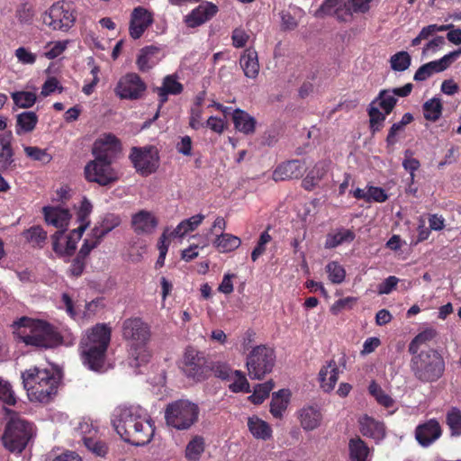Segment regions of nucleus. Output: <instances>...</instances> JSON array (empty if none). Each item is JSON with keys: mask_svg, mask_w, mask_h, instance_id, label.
I'll use <instances>...</instances> for the list:
<instances>
[{"mask_svg": "<svg viewBox=\"0 0 461 461\" xmlns=\"http://www.w3.org/2000/svg\"><path fill=\"white\" fill-rule=\"evenodd\" d=\"M111 421L121 438L133 446L148 444L154 434L153 424L139 407H117Z\"/></svg>", "mask_w": 461, "mask_h": 461, "instance_id": "nucleus-1", "label": "nucleus"}, {"mask_svg": "<svg viewBox=\"0 0 461 461\" xmlns=\"http://www.w3.org/2000/svg\"><path fill=\"white\" fill-rule=\"evenodd\" d=\"M110 340L111 329L105 324H96L87 330L80 341L83 364L90 370H102Z\"/></svg>", "mask_w": 461, "mask_h": 461, "instance_id": "nucleus-2", "label": "nucleus"}, {"mask_svg": "<svg viewBox=\"0 0 461 461\" xmlns=\"http://www.w3.org/2000/svg\"><path fill=\"white\" fill-rule=\"evenodd\" d=\"M122 332V338L131 343L129 352L135 366L147 364L152 356L149 348L150 326L140 317L129 318L123 321Z\"/></svg>", "mask_w": 461, "mask_h": 461, "instance_id": "nucleus-3", "label": "nucleus"}, {"mask_svg": "<svg viewBox=\"0 0 461 461\" xmlns=\"http://www.w3.org/2000/svg\"><path fill=\"white\" fill-rule=\"evenodd\" d=\"M411 355V371L420 383H435L444 375L446 363L438 350L428 348Z\"/></svg>", "mask_w": 461, "mask_h": 461, "instance_id": "nucleus-4", "label": "nucleus"}, {"mask_svg": "<svg viewBox=\"0 0 461 461\" xmlns=\"http://www.w3.org/2000/svg\"><path fill=\"white\" fill-rule=\"evenodd\" d=\"M92 210V203L87 198L84 197L77 211V221L79 223V226L68 233L66 247L59 245V239L62 237L64 230H57L52 235V249L58 256L70 257L75 253L77 242L90 224L89 216Z\"/></svg>", "mask_w": 461, "mask_h": 461, "instance_id": "nucleus-5", "label": "nucleus"}, {"mask_svg": "<svg viewBox=\"0 0 461 461\" xmlns=\"http://www.w3.org/2000/svg\"><path fill=\"white\" fill-rule=\"evenodd\" d=\"M76 19V7L71 1H58L41 14L42 23L53 31L68 32Z\"/></svg>", "mask_w": 461, "mask_h": 461, "instance_id": "nucleus-6", "label": "nucleus"}, {"mask_svg": "<svg viewBox=\"0 0 461 461\" xmlns=\"http://www.w3.org/2000/svg\"><path fill=\"white\" fill-rule=\"evenodd\" d=\"M199 407L188 400H177L167 404L165 419L168 426L177 430L188 429L198 420Z\"/></svg>", "mask_w": 461, "mask_h": 461, "instance_id": "nucleus-7", "label": "nucleus"}, {"mask_svg": "<svg viewBox=\"0 0 461 461\" xmlns=\"http://www.w3.org/2000/svg\"><path fill=\"white\" fill-rule=\"evenodd\" d=\"M64 344V338L52 323L31 318V347L40 349H54Z\"/></svg>", "mask_w": 461, "mask_h": 461, "instance_id": "nucleus-8", "label": "nucleus"}, {"mask_svg": "<svg viewBox=\"0 0 461 461\" xmlns=\"http://www.w3.org/2000/svg\"><path fill=\"white\" fill-rule=\"evenodd\" d=\"M59 379L50 369L31 370V402H48L57 393Z\"/></svg>", "mask_w": 461, "mask_h": 461, "instance_id": "nucleus-9", "label": "nucleus"}, {"mask_svg": "<svg viewBox=\"0 0 461 461\" xmlns=\"http://www.w3.org/2000/svg\"><path fill=\"white\" fill-rule=\"evenodd\" d=\"M276 363L274 348L259 345L252 348L247 357L246 366L251 379L262 380L272 372Z\"/></svg>", "mask_w": 461, "mask_h": 461, "instance_id": "nucleus-10", "label": "nucleus"}, {"mask_svg": "<svg viewBox=\"0 0 461 461\" xmlns=\"http://www.w3.org/2000/svg\"><path fill=\"white\" fill-rule=\"evenodd\" d=\"M129 158L136 171L143 176L155 173L159 167L158 151L154 146L133 147Z\"/></svg>", "mask_w": 461, "mask_h": 461, "instance_id": "nucleus-11", "label": "nucleus"}, {"mask_svg": "<svg viewBox=\"0 0 461 461\" xmlns=\"http://www.w3.org/2000/svg\"><path fill=\"white\" fill-rule=\"evenodd\" d=\"M183 371L187 377L201 382L209 376L211 368L204 354L189 347L185 352Z\"/></svg>", "mask_w": 461, "mask_h": 461, "instance_id": "nucleus-12", "label": "nucleus"}, {"mask_svg": "<svg viewBox=\"0 0 461 461\" xmlns=\"http://www.w3.org/2000/svg\"><path fill=\"white\" fill-rule=\"evenodd\" d=\"M4 446L13 453H21L29 441L26 422L12 420L8 422L2 438Z\"/></svg>", "mask_w": 461, "mask_h": 461, "instance_id": "nucleus-13", "label": "nucleus"}, {"mask_svg": "<svg viewBox=\"0 0 461 461\" xmlns=\"http://www.w3.org/2000/svg\"><path fill=\"white\" fill-rule=\"evenodd\" d=\"M146 89V84L138 74L128 73L120 78L114 92L121 99L138 100L143 96Z\"/></svg>", "mask_w": 461, "mask_h": 461, "instance_id": "nucleus-14", "label": "nucleus"}, {"mask_svg": "<svg viewBox=\"0 0 461 461\" xmlns=\"http://www.w3.org/2000/svg\"><path fill=\"white\" fill-rule=\"evenodd\" d=\"M461 55V48L446 54L438 60L420 66L414 74L415 81H424L435 73L446 70Z\"/></svg>", "mask_w": 461, "mask_h": 461, "instance_id": "nucleus-15", "label": "nucleus"}, {"mask_svg": "<svg viewBox=\"0 0 461 461\" xmlns=\"http://www.w3.org/2000/svg\"><path fill=\"white\" fill-rule=\"evenodd\" d=\"M84 173L88 182L97 183L102 186L108 185L118 179L112 167H104L96 162H88L85 167Z\"/></svg>", "mask_w": 461, "mask_h": 461, "instance_id": "nucleus-16", "label": "nucleus"}, {"mask_svg": "<svg viewBox=\"0 0 461 461\" xmlns=\"http://www.w3.org/2000/svg\"><path fill=\"white\" fill-rule=\"evenodd\" d=\"M153 14L142 6L135 7L131 14L129 32L132 39H140L153 23Z\"/></svg>", "mask_w": 461, "mask_h": 461, "instance_id": "nucleus-17", "label": "nucleus"}, {"mask_svg": "<svg viewBox=\"0 0 461 461\" xmlns=\"http://www.w3.org/2000/svg\"><path fill=\"white\" fill-rule=\"evenodd\" d=\"M306 171L305 162L300 159H292L278 165L273 172V179L285 181L301 178Z\"/></svg>", "mask_w": 461, "mask_h": 461, "instance_id": "nucleus-18", "label": "nucleus"}, {"mask_svg": "<svg viewBox=\"0 0 461 461\" xmlns=\"http://www.w3.org/2000/svg\"><path fill=\"white\" fill-rule=\"evenodd\" d=\"M218 11V6L215 4L203 2L185 16V23L190 28H196L211 20Z\"/></svg>", "mask_w": 461, "mask_h": 461, "instance_id": "nucleus-19", "label": "nucleus"}, {"mask_svg": "<svg viewBox=\"0 0 461 461\" xmlns=\"http://www.w3.org/2000/svg\"><path fill=\"white\" fill-rule=\"evenodd\" d=\"M441 434L440 424L436 419H430L423 424H420L415 429V438L422 447H429L439 438Z\"/></svg>", "mask_w": 461, "mask_h": 461, "instance_id": "nucleus-20", "label": "nucleus"}, {"mask_svg": "<svg viewBox=\"0 0 461 461\" xmlns=\"http://www.w3.org/2000/svg\"><path fill=\"white\" fill-rule=\"evenodd\" d=\"M360 433L366 438L374 439L376 443L385 438V426L384 422L365 414L358 419Z\"/></svg>", "mask_w": 461, "mask_h": 461, "instance_id": "nucleus-21", "label": "nucleus"}, {"mask_svg": "<svg viewBox=\"0 0 461 461\" xmlns=\"http://www.w3.org/2000/svg\"><path fill=\"white\" fill-rule=\"evenodd\" d=\"M297 418L303 430L312 431L321 425L323 415L317 405H306L297 411Z\"/></svg>", "mask_w": 461, "mask_h": 461, "instance_id": "nucleus-22", "label": "nucleus"}, {"mask_svg": "<svg viewBox=\"0 0 461 461\" xmlns=\"http://www.w3.org/2000/svg\"><path fill=\"white\" fill-rule=\"evenodd\" d=\"M43 214L49 225L59 229L58 230H64L66 232L71 219V213L68 209L59 206H45L43 207Z\"/></svg>", "mask_w": 461, "mask_h": 461, "instance_id": "nucleus-23", "label": "nucleus"}, {"mask_svg": "<svg viewBox=\"0 0 461 461\" xmlns=\"http://www.w3.org/2000/svg\"><path fill=\"white\" fill-rule=\"evenodd\" d=\"M131 225L137 234H149L157 227L158 220L151 212L141 210L132 215Z\"/></svg>", "mask_w": 461, "mask_h": 461, "instance_id": "nucleus-24", "label": "nucleus"}, {"mask_svg": "<svg viewBox=\"0 0 461 461\" xmlns=\"http://www.w3.org/2000/svg\"><path fill=\"white\" fill-rule=\"evenodd\" d=\"M339 370L335 360H330L319 372V381L324 392H330L334 389L339 379Z\"/></svg>", "mask_w": 461, "mask_h": 461, "instance_id": "nucleus-25", "label": "nucleus"}, {"mask_svg": "<svg viewBox=\"0 0 461 461\" xmlns=\"http://www.w3.org/2000/svg\"><path fill=\"white\" fill-rule=\"evenodd\" d=\"M240 65L247 77L255 79L259 73L258 52L251 48L246 49L240 56Z\"/></svg>", "mask_w": 461, "mask_h": 461, "instance_id": "nucleus-26", "label": "nucleus"}, {"mask_svg": "<svg viewBox=\"0 0 461 461\" xmlns=\"http://www.w3.org/2000/svg\"><path fill=\"white\" fill-rule=\"evenodd\" d=\"M160 49L153 45L142 48L140 50L136 60L139 70L141 72H148L158 62L157 55Z\"/></svg>", "mask_w": 461, "mask_h": 461, "instance_id": "nucleus-27", "label": "nucleus"}, {"mask_svg": "<svg viewBox=\"0 0 461 461\" xmlns=\"http://www.w3.org/2000/svg\"><path fill=\"white\" fill-rule=\"evenodd\" d=\"M232 121L237 131L246 135L254 133L257 122L247 112L241 109H235L232 113Z\"/></svg>", "mask_w": 461, "mask_h": 461, "instance_id": "nucleus-28", "label": "nucleus"}, {"mask_svg": "<svg viewBox=\"0 0 461 461\" xmlns=\"http://www.w3.org/2000/svg\"><path fill=\"white\" fill-rule=\"evenodd\" d=\"M212 245L220 253H229L241 245V240L233 234L221 232L216 235Z\"/></svg>", "mask_w": 461, "mask_h": 461, "instance_id": "nucleus-29", "label": "nucleus"}, {"mask_svg": "<svg viewBox=\"0 0 461 461\" xmlns=\"http://www.w3.org/2000/svg\"><path fill=\"white\" fill-rule=\"evenodd\" d=\"M348 453L351 461H367L370 448L359 436H356L348 440Z\"/></svg>", "mask_w": 461, "mask_h": 461, "instance_id": "nucleus-30", "label": "nucleus"}, {"mask_svg": "<svg viewBox=\"0 0 461 461\" xmlns=\"http://www.w3.org/2000/svg\"><path fill=\"white\" fill-rule=\"evenodd\" d=\"M355 233L348 229H339L336 232H330L326 236L324 248L330 249L343 243H349L355 240Z\"/></svg>", "mask_w": 461, "mask_h": 461, "instance_id": "nucleus-31", "label": "nucleus"}, {"mask_svg": "<svg viewBox=\"0 0 461 461\" xmlns=\"http://www.w3.org/2000/svg\"><path fill=\"white\" fill-rule=\"evenodd\" d=\"M290 397V392L287 389H281L273 393L270 402V412L277 419L282 418L286 410Z\"/></svg>", "mask_w": 461, "mask_h": 461, "instance_id": "nucleus-32", "label": "nucleus"}, {"mask_svg": "<svg viewBox=\"0 0 461 461\" xmlns=\"http://www.w3.org/2000/svg\"><path fill=\"white\" fill-rule=\"evenodd\" d=\"M248 427L251 434L256 438L267 440L272 437V429L263 420L257 416L249 417L248 420Z\"/></svg>", "mask_w": 461, "mask_h": 461, "instance_id": "nucleus-33", "label": "nucleus"}, {"mask_svg": "<svg viewBox=\"0 0 461 461\" xmlns=\"http://www.w3.org/2000/svg\"><path fill=\"white\" fill-rule=\"evenodd\" d=\"M204 218L205 216L203 214L198 213L188 219L183 220L172 231L171 235L174 237L183 238L187 233L196 230Z\"/></svg>", "mask_w": 461, "mask_h": 461, "instance_id": "nucleus-34", "label": "nucleus"}, {"mask_svg": "<svg viewBox=\"0 0 461 461\" xmlns=\"http://www.w3.org/2000/svg\"><path fill=\"white\" fill-rule=\"evenodd\" d=\"M12 133H0V168H6L13 162Z\"/></svg>", "mask_w": 461, "mask_h": 461, "instance_id": "nucleus-35", "label": "nucleus"}, {"mask_svg": "<svg viewBox=\"0 0 461 461\" xmlns=\"http://www.w3.org/2000/svg\"><path fill=\"white\" fill-rule=\"evenodd\" d=\"M367 113L369 116V128L371 132L374 134L376 131H380L384 127V122L387 114L379 110V107L375 104V101H372L369 104Z\"/></svg>", "mask_w": 461, "mask_h": 461, "instance_id": "nucleus-36", "label": "nucleus"}, {"mask_svg": "<svg viewBox=\"0 0 461 461\" xmlns=\"http://www.w3.org/2000/svg\"><path fill=\"white\" fill-rule=\"evenodd\" d=\"M438 335L437 330L434 328H427L418 335L414 337V339L411 341L408 347V351L410 354L420 353V347L423 344H426L432 339H434Z\"/></svg>", "mask_w": 461, "mask_h": 461, "instance_id": "nucleus-37", "label": "nucleus"}, {"mask_svg": "<svg viewBox=\"0 0 461 461\" xmlns=\"http://www.w3.org/2000/svg\"><path fill=\"white\" fill-rule=\"evenodd\" d=\"M29 318L23 316L13 324V333L14 340L17 344H23L24 347L29 345Z\"/></svg>", "mask_w": 461, "mask_h": 461, "instance_id": "nucleus-38", "label": "nucleus"}, {"mask_svg": "<svg viewBox=\"0 0 461 461\" xmlns=\"http://www.w3.org/2000/svg\"><path fill=\"white\" fill-rule=\"evenodd\" d=\"M373 101H375V104L381 108L385 114H390L396 105L397 98L392 90L383 89Z\"/></svg>", "mask_w": 461, "mask_h": 461, "instance_id": "nucleus-39", "label": "nucleus"}, {"mask_svg": "<svg viewBox=\"0 0 461 461\" xmlns=\"http://www.w3.org/2000/svg\"><path fill=\"white\" fill-rule=\"evenodd\" d=\"M204 440L200 436H195L185 447V458L188 461H199L204 452Z\"/></svg>", "mask_w": 461, "mask_h": 461, "instance_id": "nucleus-40", "label": "nucleus"}, {"mask_svg": "<svg viewBox=\"0 0 461 461\" xmlns=\"http://www.w3.org/2000/svg\"><path fill=\"white\" fill-rule=\"evenodd\" d=\"M368 393L375 399L378 404L384 408H391L394 404V400L375 380L369 384Z\"/></svg>", "mask_w": 461, "mask_h": 461, "instance_id": "nucleus-41", "label": "nucleus"}, {"mask_svg": "<svg viewBox=\"0 0 461 461\" xmlns=\"http://www.w3.org/2000/svg\"><path fill=\"white\" fill-rule=\"evenodd\" d=\"M121 222V220L118 216L110 214L107 215L100 227H95L92 230V236H98L99 239H103L106 234H108L112 230L117 227Z\"/></svg>", "mask_w": 461, "mask_h": 461, "instance_id": "nucleus-42", "label": "nucleus"}, {"mask_svg": "<svg viewBox=\"0 0 461 461\" xmlns=\"http://www.w3.org/2000/svg\"><path fill=\"white\" fill-rule=\"evenodd\" d=\"M442 113V104L439 99L432 98L423 104V114L426 120L436 122Z\"/></svg>", "mask_w": 461, "mask_h": 461, "instance_id": "nucleus-43", "label": "nucleus"}, {"mask_svg": "<svg viewBox=\"0 0 461 461\" xmlns=\"http://www.w3.org/2000/svg\"><path fill=\"white\" fill-rule=\"evenodd\" d=\"M275 384L269 380L264 384H257L253 393L249 396V400L254 404H261L267 398H268L270 392L273 390Z\"/></svg>", "mask_w": 461, "mask_h": 461, "instance_id": "nucleus-44", "label": "nucleus"}, {"mask_svg": "<svg viewBox=\"0 0 461 461\" xmlns=\"http://www.w3.org/2000/svg\"><path fill=\"white\" fill-rule=\"evenodd\" d=\"M325 270L328 274L329 280L332 284H341L345 280L346 270L339 262H329Z\"/></svg>", "mask_w": 461, "mask_h": 461, "instance_id": "nucleus-45", "label": "nucleus"}, {"mask_svg": "<svg viewBox=\"0 0 461 461\" xmlns=\"http://www.w3.org/2000/svg\"><path fill=\"white\" fill-rule=\"evenodd\" d=\"M446 423L451 430V435H461V411L456 407L449 410L446 415Z\"/></svg>", "mask_w": 461, "mask_h": 461, "instance_id": "nucleus-46", "label": "nucleus"}, {"mask_svg": "<svg viewBox=\"0 0 461 461\" xmlns=\"http://www.w3.org/2000/svg\"><path fill=\"white\" fill-rule=\"evenodd\" d=\"M411 56L406 51H400L393 55L390 59L391 68L394 71H404L411 65Z\"/></svg>", "mask_w": 461, "mask_h": 461, "instance_id": "nucleus-47", "label": "nucleus"}, {"mask_svg": "<svg viewBox=\"0 0 461 461\" xmlns=\"http://www.w3.org/2000/svg\"><path fill=\"white\" fill-rule=\"evenodd\" d=\"M68 41H58L54 42H48L45 46L43 56L48 59H54L60 56L67 49Z\"/></svg>", "mask_w": 461, "mask_h": 461, "instance_id": "nucleus-48", "label": "nucleus"}, {"mask_svg": "<svg viewBox=\"0 0 461 461\" xmlns=\"http://www.w3.org/2000/svg\"><path fill=\"white\" fill-rule=\"evenodd\" d=\"M269 229L270 227L268 226L267 230L260 234L257 245L251 252V259L253 262H256L258 258L265 253L266 246L272 240V237L268 233Z\"/></svg>", "mask_w": 461, "mask_h": 461, "instance_id": "nucleus-49", "label": "nucleus"}, {"mask_svg": "<svg viewBox=\"0 0 461 461\" xmlns=\"http://www.w3.org/2000/svg\"><path fill=\"white\" fill-rule=\"evenodd\" d=\"M234 381L229 385V388L233 393H249V384L245 375L239 370L233 372Z\"/></svg>", "mask_w": 461, "mask_h": 461, "instance_id": "nucleus-50", "label": "nucleus"}, {"mask_svg": "<svg viewBox=\"0 0 461 461\" xmlns=\"http://www.w3.org/2000/svg\"><path fill=\"white\" fill-rule=\"evenodd\" d=\"M85 446L96 456H104L108 452V447L105 442L97 440L89 437L84 438Z\"/></svg>", "mask_w": 461, "mask_h": 461, "instance_id": "nucleus-51", "label": "nucleus"}, {"mask_svg": "<svg viewBox=\"0 0 461 461\" xmlns=\"http://www.w3.org/2000/svg\"><path fill=\"white\" fill-rule=\"evenodd\" d=\"M0 400L8 404L14 405L16 402L15 394L12 389V386L8 381H5L0 377Z\"/></svg>", "mask_w": 461, "mask_h": 461, "instance_id": "nucleus-52", "label": "nucleus"}, {"mask_svg": "<svg viewBox=\"0 0 461 461\" xmlns=\"http://www.w3.org/2000/svg\"><path fill=\"white\" fill-rule=\"evenodd\" d=\"M338 5H339V0H324L321 5L315 11L314 16L317 18L334 16Z\"/></svg>", "mask_w": 461, "mask_h": 461, "instance_id": "nucleus-53", "label": "nucleus"}, {"mask_svg": "<svg viewBox=\"0 0 461 461\" xmlns=\"http://www.w3.org/2000/svg\"><path fill=\"white\" fill-rule=\"evenodd\" d=\"M166 93L170 95H179L183 92V85L179 83L173 76H167L164 77L162 86H160Z\"/></svg>", "mask_w": 461, "mask_h": 461, "instance_id": "nucleus-54", "label": "nucleus"}, {"mask_svg": "<svg viewBox=\"0 0 461 461\" xmlns=\"http://www.w3.org/2000/svg\"><path fill=\"white\" fill-rule=\"evenodd\" d=\"M95 145L115 153L121 149L120 140L111 133L97 140Z\"/></svg>", "mask_w": 461, "mask_h": 461, "instance_id": "nucleus-55", "label": "nucleus"}, {"mask_svg": "<svg viewBox=\"0 0 461 461\" xmlns=\"http://www.w3.org/2000/svg\"><path fill=\"white\" fill-rule=\"evenodd\" d=\"M93 153L95 157V160H92L91 162H96L99 163V165L102 166H108L111 167L112 164V154L114 152H112L111 150L103 149L98 147L97 145L94 146Z\"/></svg>", "mask_w": 461, "mask_h": 461, "instance_id": "nucleus-56", "label": "nucleus"}, {"mask_svg": "<svg viewBox=\"0 0 461 461\" xmlns=\"http://www.w3.org/2000/svg\"><path fill=\"white\" fill-rule=\"evenodd\" d=\"M357 302V298L355 297H345L342 299H339L336 301L330 307V312L334 315H338L343 310H349L352 309L354 303Z\"/></svg>", "mask_w": 461, "mask_h": 461, "instance_id": "nucleus-57", "label": "nucleus"}, {"mask_svg": "<svg viewBox=\"0 0 461 461\" xmlns=\"http://www.w3.org/2000/svg\"><path fill=\"white\" fill-rule=\"evenodd\" d=\"M14 131L18 136L29 133V112L25 111L17 115Z\"/></svg>", "mask_w": 461, "mask_h": 461, "instance_id": "nucleus-58", "label": "nucleus"}, {"mask_svg": "<svg viewBox=\"0 0 461 461\" xmlns=\"http://www.w3.org/2000/svg\"><path fill=\"white\" fill-rule=\"evenodd\" d=\"M388 199V195L384 189L378 186H368V199H366V203H370L373 202L375 203H384Z\"/></svg>", "mask_w": 461, "mask_h": 461, "instance_id": "nucleus-59", "label": "nucleus"}, {"mask_svg": "<svg viewBox=\"0 0 461 461\" xmlns=\"http://www.w3.org/2000/svg\"><path fill=\"white\" fill-rule=\"evenodd\" d=\"M352 9L348 2L344 0H339V5H338L336 8V12L334 16L339 22H346L352 16Z\"/></svg>", "mask_w": 461, "mask_h": 461, "instance_id": "nucleus-60", "label": "nucleus"}, {"mask_svg": "<svg viewBox=\"0 0 461 461\" xmlns=\"http://www.w3.org/2000/svg\"><path fill=\"white\" fill-rule=\"evenodd\" d=\"M452 28H454L453 24H443V25L429 24L421 29V31L420 32V38L427 40V39H429V37L434 35L436 32H445L449 29H452Z\"/></svg>", "mask_w": 461, "mask_h": 461, "instance_id": "nucleus-61", "label": "nucleus"}, {"mask_svg": "<svg viewBox=\"0 0 461 461\" xmlns=\"http://www.w3.org/2000/svg\"><path fill=\"white\" fill-rule=\"evenodd\" d=\"M399 282V278L394 276H390L385 278L382 283H380L377 286V292L379 294H389L393 290L396 288V285Z\"/></svg>", "mask_w": 461, "mask_h": 461, "instance_id": "nucleus-62", "label": "nucleus"}, {"mask_svg": "<svg viewBox=\"0 0 461 461\" xmlns=\"http://www.w3.org/2000/svg\"><path fill=\"white\" fill-rule=\"evenodd\" d=\"M249 38V34L242 28H236L231 35L232 45L238 49L243 48L247 44Z\"/></svg>", "mask_w": 461, "mask_h": 461, "instance_id": "nucleus-63", "label": "nucleus"}, {"mask_svg": "<svg viewBox=\"0 0 461 461\" xmlns=\"http://www.w3.org/2000/svg\"><path fill=\"white\" fill-rule=\"evenodd\" d=\"M202 107H191L189 116V126L194 130H198L203 127V123L202 122Z\"/></svg>", "mask_w": 461, "mask_h": 461, "instance_id": "nucleus-64", "label": "nucleus"}]
</instances>
